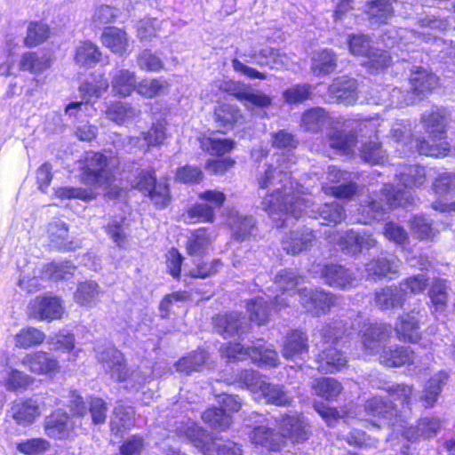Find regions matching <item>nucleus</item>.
I'll use <instances>...</instances> for the list:
<instances>
[{
    "instance_id": "1",
    "label": "nucleus",
    "mask_w": 455,
    "mask_h": 455,
    "mask_svg": "<svg viewBox=\"0 0 455 455\" xmlns=\"http://www.w3.org/2000/svg\"><path fill=\"white\" fill-rule=\"evenodd\" d=\"M295 164L291 155H279L276 164H269L265 172L258 178L261 188H271L261 202L262 209L282 228L291 220L298 219L307 208L309 202L301 196L297 185L291 180L290 171Z\"/></svg>"
},
{
    "instance_id": "2",
    "label": "nucleus",
    "mask_w": 455,
    "mask_h": 455,
    "mask_svg": "<svg viewBox=\"0 0 455 455\" xmlns=\"http://www.w3.org/2000/svg\"><path fill=\"white\" fill-rule=\"evenodd\" d=\"M346 331L341 322H332L324 325L320 330V337L323 339V347L319 353L316 363L317 370L325 373H333L342 370L347 365V359L344 355L331 345L345 335Z\"/></svg>"
},
{
    "instance_id": "3",
    "label": "nucleus",
    "mask_w": 455,
    "mask_h": 455,
    "mask_svg": "<svg viewBox=\"0 0 455 455\" xmlns=\"http://www.w3.org/2000/svg\"><path fill=\"white\" fill-rule=\"evenodd\" d=\"M98 361L104 371L118 382H126V387L139 389L146 381L140 371H130L125 364L124 355L117 349L108 347L97 352Z\"/></svg>"
},
{
    "instance_id": "4",
    "label": "nucleus",
    "mask_w": 455,
    "mask_h": 455,
    "mask_svg": "<svg viewBox=\"0 0 455 455\" xmlns=\"http://www.w3.org/2000/svg\"><path fill=\"white\" fill-rule=\"evenodd\" d=\"M235 54L247 62H253L259 67H268L270 69L288 68L291 64L290 58L279 49L267 47L259 50L252 43L237 48Z\"/></svg>"
},
{
    "instance_id": "5",
    "label": "nucleus",
    "mask_w": 455,
    "mask_h": 455,
    "mask_svg": "<svg viewBox=\"0 0 455 455\" xmlns=\"http://www.w3.org/2000/svg\"><path fill=\"white\" fill-rule=\"evenodd\" d=\"M224 355L229 360H243L250 357L254 363L269 367L276 366L279 362L276 351L267 347L261 339L247 348L239 343H228L224 349Z\"/></svg>"
},
{
    "instance_id": "6",
    "label": "nucleus",
    "mask_w": 455,
    "mask_h": 455,
    "mask_svg": "<svg viewBox=\"0 0 455 455\" xmlns=\"http://www.w3.org/2000/svg\"><path fill=\"white\" fill-rule=\"evenodd\" d=\"M134 187L147 195L156 208H165L171 201L168 184L163 180L156 182L153 169L141 170L134 180Z\"/></svg>"
},
{
    "instance_id": "7",
    "label": "nucleus",
    "mask_w": 455,
    "mask_h": 455,
    "mask_svg": "<svg viewBox=\"0 0 455 455\" xmlns=\"http://www.w3.org/2000/svg\"><path fill=\"white\" fill-rule=\"evenodd\" d=\"M107 157L96 152H87L82 171L83 183L97 188H107L112 181L113 175L107 169Z\"/></svg>"
},
{
    "instance_id": "8",
    "label": "nucleus",
    "mask_w": 455,
    "mask_h": 455,
    "mask_svg": "<svg viewBox=\"0 0 455 455\" xmlns=\"http://www.w3.org/2000/svg\"><path fill=\"white\" fill-rule=\"evenodd\" d=\"M348 47L353 55L368 58L370 68L376 70L382 69L389 66L391 58L389 54L371 45L370 38L364 35L348 36Z\"/></svg>"
},
{
    "instance_id": "9",
    "label": "nucleus",
    "mask_w": 455,
    "mask_h": 455,
    "mask_svg": "<svg viewBox=\"0 0 455 455\" xmlns=\"http://www.w3.org/2000/svg\"><path fill=\"white\" fill-rule=\"evenodd\" d=\"M44 428L46 435L55 440H71L76 435L74 420L62 411H57L46 417Z\"/></svg>"
},
{
    "instance_id": "10",
    "label": "nucleus",
    "mask_w": 455,
    "mask_h": 455,
    "mask_svg": "<svg viewBox=\"0 0 455 455\" xmlns=\"http://www.w3.org/2000/svg\"><path fill=\"white\" fill-rule=\"evenodd\" d=\"M299 300L306 311L320 315L326 314L335 305V297L323 290H298Z\"/></svg>"
},
{
    "instance_id": "11",
    "label": "nucleus",
    "mask_w": 455,
    "mask_h": 455,
    "mask_svg": "<svg viewBox=\"0 0 455 455\" xmlns=\"http://www.w3.org/2000/svg\"><path fill=\"white\" fill-rule=\"evenodd\" d=\"M63 312L60 298L45 294L37 296L28 306V314L37 320H55L60 318Z\"/></svg>"
},
{
    "instance_id": "12",
    "label": "nucleus",
    "mask_w": 455,
    "mask_h": 455,
    "mask_svg": "<svg viewBox=\"0 0 455 455\" xmlns=\"http://www.w3.org/2000/svg\"><path fill=\"white\" fill-rule=\"evenodd\" d=\"M391 333L390 326L386 323L370 324L361 336L363 351L369 355L381 353L386 348V345L391 338Z\"/></svg>"
},
{
    "instance_id": "13",
    "label": "nucleus",
    "mask_w": 455,
    "mask_h": 455,
    "mask_svg": "<svg viewBox=\"0 0 455 455\" xmlns=\"http://www.w3.org/2000/svg\"><path fill=\"white\" fill-rule=\"evenodd\" d=\"M281 437L292 443L306 442L311 435V427L302 415H285L280 421Z\"/></svg>"
},
{
    "instance_id": "14",
    "label": "nucleus",
    "mask_w": 455,
    "mask_h": 455,
    "mask_svg": "<svg viewBox=\"0 0 455 455\" xmlns=\"http://www.w3.org/2000/svg\"><path fill=\"white\" fill-rule=\"evenodd\" d=\"M315 243L314 231L307 227L289 231L282 239L283 249L291 255L309 251Z\"/></svg>"
},
{
    "instance_id": "15",
    "label": "nucleus",
    "mask_w": 455,
    "mask_h": 455,
    "mask_svg": "<svg viewBox=\"0 0 455 455\" xmlns=\"http://www.w3.org/2000/svg\"><path fill=\"white\" fill-rule=\"evenodd\" d=\"M328 93L335 102L349 106L358 100V84L348 76H339L329 86Z\"/></svg>"
},
{
    "instance_id": "16",
    "label": "nucleus",
    "mask_w": 455,
    "mask_h": 455,
    "mask_svg": "<svg viewBox=\"0 0 455 455\" xmlns=\"http://www.w3.org/2000/svg\"><path fill=\"white\" fill-rule=\"evenodd\" d=\"M21 364L35 374L50 375L60 370L59 361L44 351L27 354L21 359Z\"/></svg>"
},
{
    "instance_id": "17",
    "label": "nucleus",
    "mask_w": 455,
    "mask_h": 455,
    "mask_svg": "<svg viewBox=\"0 0 455 455\" xmlns=\"http://www.w3.org/2000/svg\"><path fill=\"white\" fill-rule=\"evenodd\" d=\"M216 331L223 337H232L248 331L250 323L239 313L218 315L213 318Z\"/></svg>"
},
{
    "instance_id": "18",
    "label": "nucleus",
    "mask_w": 455,
    "mask_h": 455,
    "mask_svg": "<svg viewBox=\"0 0 455 455\" xmlns=\"http://www.w3.org/2000/svg\"><path fill=\"white\" fill-rule=\"evenodd\" d=\"M321 277L324 283L334 288L349 289L355 281L354 273L339 264H327L321 270Z\"/></svg>"
},
{
    "instance_id": "19",
    "label": "nucleus",
    "mask_w": 455,
    "mask_h": 455,
    "mask_svg": "<svg viewBox=\"0 0 455 455\" xmlns=\"http://www.w3.org/2000/svg\"><path fill=\"white\" fill-rule=\"evenodd\" d=\"M10 416L21 426L33 424L41 415L39 403L34 399L15 401L10 411Z\"/></svg>"
},
{
    "instance_id": "20",
    "label": "nucleus",
    "mask_w": 455,
    "mask_h": 455,
    "mask_svg": "<svg viewBox=\"0 0 455 455\" xmlns=\"http://www.w3.org/2000/svg\"><path fill=\"white\" fill-rule=\"evenodd\" d=\"M233 95L248 109L256 108H267L272 103V99L263 92L252 89L249 85L238 84L234 86Z\"/></svg>"
},
{
    "instance_id": "21",
    "label": "nucleus",
    "mask_w": 455,
    "mask_h": 455,
    "mask_svg": "<svg viewBox=\"0 0 455 455\" xmlns=\"http://www.w3.org/2000/svg\"><path fill=\"white\" fill-rule=\"evenodd\" d=\"M308 352V339L306 333L292 330L287 333L282 355L284 358L294 360L302 359Z\"/></svg>"
},
{
    "instance_id": "22",
    "label": "nucleus",
    "mask_w": 455,
    "mask_h": 455,
    "mask_svg": "<svg viewBox=\"0 0 455 455\" xmlns=\"http://www.w3.org/2000/svg\"><path fill=\"white\" fill-rule=\"evenodd\" d=\"M415 312L402 315L397 318L395 331L398 339L417 342L420 339L419 320Z\"/></svg>"
},
{
    "instance_id": "23",
    "label": "nucleus",
    "mask_w": 455,
    "mask_h": 455,
    "mask_svg": "<svg viewBox=\"0 0 455 455\" xmlns=\"http://www.w3.org/2000/svg\"><path fill=\"white\" fill-rule=\"evenodd\" d=\"M420 120L426 132L432 135L434 139L438 138L440 140L445 139L448 120L444 109L434 107L429 111L422 114Z\"/></svg>"
},
{
    "instance_id": "24",
    "label": "nucleus",
    "mask_w": 455,
    "mask_h": 455,
    "mask_svg": "<svg viewBox=\"0 0 455 455\" xmlns=\"http://www.w3.org/2000/svg\"><path fill=\"white\" fill-rule=\"evenodd\" d=\"M399 260L395 257L379 256L365 265L368 279L376 280L398 272Z\"/></svg>"
},
{
    "instance_id": "25",
    "label": "nucleus",
    "mask_w": 455,
    "mask_h": 455,
    "mask_svg": "<svg viewBox=\"0 0 455 455\" xmlns=\"http://www.w3.org/2000/svg\"><path fill=\"white\" fill-rule=\"evenodd\" d=\"M301 282H303V278L297 275L296 273L291 270L283 269L278 272L275 277V284L281 291V294L275 297L276 307L287 305V298H282V296L285 293L288 295L295 294V290L300 285Z\"/></svg>"
},
{
    "instance_id": "26",
    "label": "nucleus",
    "mask_w": 455,
    "mask_h": 455,
    "mask_svg": "<svg viewBox=\"0 0 455 455\" xmlns=\"http://www.w3.org/2000/svg\"><path fill=\"white\" fill-rule=\"evenodd\" d=\"M214 241L213 233L207 228H201L191 232L186 243L188 254L201 256L206 253Z\"/></svg>"
},
{
    "instance_id": "27",
    "label": "nucleus",
    "mask_w": 455,
    "mask_h": 455,
    "mask_svg": "<svg viewBox=\"0 0 455 455\" xmlns=\"http://www.w3.org/2000/svg\"><path fill=\"white\" fill-rule=\"evenodd\" d=\"M379 363L387 367H400L413 363L414 354L410 347L395 346L386 347L379 355Z\"/></svg>"
},
{
    "instance_id": "28",
    "label": "nucleus",
    "mask_w": 455,
    "mask_h": 455,
    "mask_svg": "<svg viewBox=\"0 0 455 455\" xmlns=\"http://www.w3.org/2000/svg\"><path fill=\"white\" fill-rule=\"evenodd\" d=\"M47 234L50 243L55 248L73 251L79 246L78 241L69 240L68 228L63 221L55 220L49 223Z\"/></svg>"
},
{
    "instance_id": "29",
    "label": "nucleus",
    "mask_w": 455,
    "mask_h": 455,
    "mask_svg": "<svg viewBox=\"0 0 455 455\" xmlns=\"http://www.w3.org/2000/svg\"><path fill=\"white\" fill-rule=\"evenodd\" d=\"M250 439L253 444L262 446L268 451H279L284 444L280 434L266 426L254 427L250 433Z\"/></svg>"
},
{
    "instance_id": "30",
    "label": "nucleus",
    "mask_w": 455,
    "mask_h": 455,
    "mask_svg": "<svg viewBox=\"0 0 455 455\" xmlns=\"http://www.w3.org/2000/svg\"><path fill=\"white\" fill-rule=\"evenodd\" d=\"M315 219L321 220L323 225H338L346 219L344 207L339 203L333 201L325 203L316 209L311 210Z\"/></svg>"
},
{
    "instance_id": "31",
    "label": "nucleus",
    "mask_w": 455,
    "mask_h": 455,
    "mask_svg": "<svg viewBox=\"0 0 455 455\" xmlns=\"http://www.w3.org/2000/svg\"><path fill=\"white\" fill-rule=\"evenodd\" d=\"M411 93L423 97L437 84V77L427 69L417 68L410 78Z\"/></svg>"
},
{
    "instance_id": "32",
    "label": "nucleus",
    "mask_w": 455,
    "mask_h": 455,
    "mask_svg": "<svg viewBox=\"0 0 455 455\" xmlns=\"http://www.w3.org/2000/svg\"><path fill=\"white\" fill-rule=\"evenodd\" d=\"M448 281L443 278H435L428 291L431 307L435 312L443 313L448 307L449 299Z\"/></svg>"
},
{
    "instance_id": "33",
    "label": "nucleus",
    "mask_w": 455,
    "mask_h": 455,
    "mask_svg": "<svg viewBox=\"0 0 455 455\" xmlns=\"http://www.w3.org/2000/svg\"><path fill=\"white\" fill-rule=\"evenodd\" d=\"M101 43L116 54H124L128 47V37L125 31L116 27H110L101 35Z\"/></svg>"
},
{
    "instance_id": "34",
    "label": "nucleus",
    "mask_w": 455,
    "mask_h": 455,
    "mask_svg": "<svg viewBox=\"0 0 455 455\" xmlns=\"http://www.w3.org/2000/svg\"><path fill=\"white\" fill-rule=\"evenodd\" d=\"M228 221L232 231V236L240 241L247 239L255 227L252 217L241 215L237 212H231Z\"/></svg>"
},
{
    "instance_id": "35",
    "label": "nucleus",
    "mask_w": 455,
    "mask_h": 455,
    "mask_svg": "<svg viewBox=\"0 0 455 455\" xmlns=\"http://www.w3.org/2000/svg\"><path fill=\"white\" fill-rule=\"evenodd\" d=\"M140 111L130 103L116 101L111 103L106 109V117L117 124H122L131 121L140 115Z\"/></svg>"
},
{
    "instance_id": "36",
    "label": "nucleus",
    "mask_w": 455,
    "mask_h": 455,
    "mask_svg": "<svg viewBox=\"0 0 455 455\" xmlns=\"http://www.w3.org/2000/svg\"><path fill=\"white\" fill-rule=\"evenodd\" d=\"M375 301L380 308L389 309L402 307L405 299L398 286H387L376 292Z\"/></svg>"
},
{
    "instance_id": "37",
    "label": "nucleus",
    "mask_w": 455,
    "mask_h": 455,
    "mask_svg": "<svg viewBox=\"0 0 455 455\" xmlns=\"http://www.w3.org/2000/svg\"><path fill=\"white\" fill-rule=\"evenodd\" d=\"M365 410L373 415H379L389 420V424L395 426L401 420L402 415L392 405L387 404L380 397H373L365 403Z\"/></svg>"
},
{
    "instance_id": "38",
    "label": "nucleus",
    "mask_w": 455,
    "mask_h": 455,
    "mask_svg": "<svg viewBox=\"0 0 455 455\" xmlns=\"http://www.w3.org/2000/svg\"><path fill=\"white\" fill-rule=\"evenodd\" d=\"M431 142L429 140H411L410 144L415 147L416 150L420 155L440 157L444 156L450 151V146L445 139L440 140L438 138L434 139L432 135H429Z\"/></svg>"
},
{
    "instance_id": "39",
    "label": "nucleus",
    "mask_w": 455,
    "mask_h": 455,
    "mask_svg": "<svg viewBox=\"0 0 455 455\" xmlns=\"http://www.w3.org/2000/svg\"><path fill=\"white\" fill-rule=\"evenodd\" d=\"M337 68V57L335 53L324 49L315 54L312 59L311 70L317 76L332 73Z\"/></svg>"
},
{
    "instance_id": "40",
    "label": "nucleus",
    "mask_w": 455,
    "mask_h": 455,
    "mask_svg": "<svg viewBox=\"0 0 455 455\" xmlns=\"http://www.w3.org/2000/svg\"><path fill=\"white\" fill-rule=\"evenodd\" d=\"M447 379V373L440 371L429 379L421 395L424 407L430 408L434 406L438 395L442 392L443 387L446 384Z\"/></svg>"
},
{
    "instance_id": "41",
    "label": "nucleus",
    "mask_w": 455,
    "mask_h": 455,
    "mask_svg": "<svg viewBox=\"0 0 455 455\" xmlns=\"http://www.w3.org/2000/svg\"><path fill=\"white\" fill-rule=\"evenodd\" d=\"M167 138L166 128L163 123L153 124L151 128L142 133V137H137L131 139V143L138 145L140 148L147 146L148 148L150 147H158L162 145Z\"/></svg>"
},
{
    "instance_id": "42",
    "label": "nucleus",
    "mask_w": 455,
    "mask_h": 455,
    "mask_svg": "<svg viewBox=\"0 0 455 455\" xmlns=\"http://www.w3.org/2000/svg\"><path fill=\"white\" fill-rule=\"evenodd\" d=\"M111 85L117 94L126 97L136 91V76L128 69H119L112 76Z\"/></svg>"
},
{
    "instance_id": "43",
    "label": "nucleus",
    "mask_w": 455,
    "mask_h": 455,
    "mask_svg": "<svg viewBox=\"0 0 455 455\" xmlns=\"http://www.w3.org/2000/svg\"><path fill=\"white\" fill-rule=\"evenodd\" d=\"M442 427V421L437 418H423L415 427H410L403 432V435L408 439L418 438L422 436L424 438H430L437 434Z\"/></svg>"
},
{
    "instance_id": "44",
    "label": "nucleus",
    "mask_w": 455,
    "mask_h": 455,
    "mask_svg": "<svg viewBox=\"0 0 455 455\" xmlns=\"http://www.w3.org/2000/svg\"><path fill=\"white\" fill-rule=\"evenodd\" d=\"M365 13L372 24L387 23L393 15V8L388 0H373L365 6Z\"/></svg>"
},
{
    "instance_id": "45",
    "label": "nucleus",
    "mask_w": 455,
    "mask_h": 455,
    "mask_svg": "<svg viewBox=\"0 0 455 455\" xmlns=\"http://www.w3.org/2000/svg\"><path fill=\"white\" fill-rule=\"evenodd\" d=\"M100 293L99 284L94 281H85L77 285L74 293L75 301L83 307H92Z\"/></svg>"
},
{
    "instance_id": "46",
    "label": "nucleus",
    "mask_w": 455,
    "mask_h": 455,
    "mask_svg": "<svg viewBox=\"0 0 455 455\" xmlns=\"http://www.w3.org/2000/svg\"><path fill=\"white\" fill-rule=\"evenodd\" d=\"M179 432L182 434L195 447L199 449L204 455H210V448H208V435L205 431L194 422L188 423L182 428L179 429Z\"/></svg>"
},
{
    "instance_id": "47",
    "label": "nucleus",
    "mask_w": 455,
    "mask_h": 455,
    "mask_svg": "<svg viewBox=\"0 0 455 455\" xmlns=\"http://www.w3.org/2000/svg\"><path fill=\"white\" fill-rule=\"evenodd\" d=\"M260 395L269 403L277 406L290 405L292 402L291 397L283 389V386L265 382L260 386Z\"/></svg>"
},
{
    "instance_id": "48",
    "label": "nucleus",
    "mask_w": 455,
    "mask_h": 455,
    "mask_svg": "<svg viewBox=\"0 0 455 455\" xmlns=\"http://www.w3.org/2000/svg\"><path fill=\"white\" fill-rule=\"evenodd\" d=\"M45 334L35 327H27L21 329L14 336L15 347L28 349L29 347L39 346L45 340Z\"/></svg>"
},
{
    "instance_id": "49",
    "label": "nucleus",
    "mask_w": 455,
    "mask_h": 455,
    "mask_svg": "<svg viewBox=\"0 0 455 455\" xmlns=\"http://www.w3.org/2000/svg\"><path fill=\"white\" fill-rule=\"evenodd\" d=\"M328 142L331 148L343 154H349L355 146L356 135L353 132L335 130L329 133Z\"/></svg>"
},
{
    "instance_id": "50",
    "label": "nucleus",
    "mask_w": 455,
    "mask_h": 455,
    "mask_svg": "<svg viewBox=\"0 0 455 455\" xmlns=\"http://www.w3.org/2000/svg\"><path fill=\"white\" fill-rule=\"evenodd\" d=\"M135 411L132 407L118 405L115 408V417L111 421V430L116 435L130 428L134 423Z\"/></svg>"
},
{
    "instance_id": "51",
    "label": "nucleus",
    "mask_w": 455,
    "mask_h": 455,
    "mask_svg": "<svg viewBox=\"0 0 455 455\" xmlns=\"http://www.w3.org/2000/svg\"><path fill=\"white\" fill-rule=\"evenodd\" d=\"M381 193L385 196L386 204L389 208L407 206L414 201L413 196L408 191L396 189L393 185L386 184Z\"/></svg>"
},
{
    "instance_id": "52",
    "label": "nucleus",
    "mask_w": 455,
    "mask_h": 455,
    "mask_svg": "<svg viewBox=\"0 0 455 455\" xmlns=\"http://www.w3.org/2000/svg\"><path fill=\"white\" fill-rule=\"evenodd\" d=\"M315 394L326 400L336 399L343 390L340 382L333 378H322L315 381L312 386Z\"/></svg>"
},
{
    "instance_id": "53",
    "label": "nucleus",
    "mask_w": 455,
    "mask_h": 455,
    "mask_svg": "<svg viewBox=\"0 0 455 455\" xmlns=\"http://www.w3.org/2000/svg\"><path fill=\"white\" fill-rule=\"evenodd\" d=\"M99 48L91 42L82 43L76 51V62L83 67H92L100 60Z\"/></svg>"
},
{
    "instance_id": "54",
    "label": "nucleus",
    "mask_w": 455,
    "mask_h": 455,
    "mask_svg": "<svg viewBox=\"0 0 455 455\" xmlns=\"http://www.w3.org/2000/svg\"><path fill=\"white\" fill-rule=\"evenodd\" d=\"M398 176L399 180L408 188L420 187L427 178L425 168L419 165L403 167Z\"/></svg>"
},
{
    "instance_id": "55",
    "label": "nucleus",
    "mask_w": 455,
    "mask_h": 455,
    "mask_svg": "<svg viewBox=\"0 0 455 455\" xmlns=\"http://www.w3.org/2000/svg\"><path fill=\"white\" fill-rule=\"evenodd\" d=\"M169 83L162 78L157 79H143L136 87V92L148 99L156 97L169 89Z\"/></svg>"
},
{
    "instance_id": "56",
    "label": "nucleus",
    "mask_w": 455,
    "mask_h": 455,
    "mask_svg": "<svg viewBox=\"0 0 455 455\" xmlns=\"http://www.w3.org/2000/svg\"><path fill=\"white\" fill-rule=\"evenodd\" d=\"M207 354L204 350L194 351L188 356L181 358L176 363V370L180 372L190 374L193 371H198L206 362Z\"/></svg>"
},
{
    "instance_id": "57",
    "label": "nucleus",
    "mask_w": 455,
    "mask_h": 455,
    "mask_svg": "<svg viewBox=\"0 0 455 455\" xmlns=\"http://www.w3.org/2000/svg\"><path fill=\"white\" fill-rule=\"evenodd\" d=\"M203 420L211 427L217 430H226L232 423L231 416L220 408H211L202 415Z\"/></svg>"
},
{
    "instance_id": "58",
    "label": "nucleus",
    "mask_w": 455,
    "mask_h": 455,
    "mask_svg": "<svg viewBox=\"0 0 455 455\" xmlns=\"http://www.w3.org/2000/svg\"><path fill=\"white\" fill-rule=\"evenodd\" d=\"M360 157L371 164H382L387 159V152L378 141L364 142L360 148Z\"/></svg>"
},
{
    "instance_id": "59",
    "label": "nucleus",
    "mask_w": 455,
    "mask_h": 455,
    "mask_svg": "<svg viewBox=\"0 0 455 455\" xmlns=\"http://www.w3.org/2000/svg\"><path fill=\"white\" fill-rule=\"evenodd\" d=\"M20 66L22 70L37 74L50 68L51 60L45 56L39 57L36 52H28L21 57Z\"/></svg>"
},
{
    "instance_id": "60",
    "label": "nucleus",
    "mask_w": 455,
    "mask_h": 455,
    "mask_svg": "<svg viewBox=\"0 0 455 455\" xmlns=\"http://www.w3.org/2000/svg\"><path fill=\"white\" fill-rule=\"evenodd\" d=\"M247 310L251 322H255L259 325L265 323L269 317L270 307L268 301L264 298H256L247 305Z\"/></svg>"
},
{
    "instance_id": "61",
    "label": "nucleus",
    "mask_w": 455,
    "mask_h": 455,
    "mask_svg": "<svg viewBox=\"0 0 455 455\" xmlns=\"http://www.w3.org/2000/svg\"><path fill=\"white\" fill-rule=\"evenodd\" d=\"M328 119L327 113L322 108H314L306 111L301 119L302 126L310 132H317Z\"/></svg>"
},
{
    "instance_id": "62",
    "label": "nucleus",
    "mask_w": 455,
    "mask_h": 455,
    "mask_svg": "<svg viewBox=\"0 0 455 455\" xmlns=\"http://www.w3.org/2000/svg\"><path fill=\"white\" fill-rule=\"evenodd\" d=\"M76 267L69 262H52L44 266L42 271V278L53 280L68 279L73 275Z\"/></svg>"
},
{
    "instance_id": "63",
    "label": "nucleus",
    "mask_w": 455,
    "mask_h": 455,
    "mask_svg": "<svg viewBox=\"0 0 455 455\" xmlns=\"http://www.w3.org/2000/svg\"><path fill=\"white\" fill-rule=\"evenodd\" d=\"M429 278L427 275L420 273L403 280L398 287L404 294V299H406L409 293L415 295L422 292L427 286Z\"/></svg>"
},
{
    "instance_id": "64",
    "label": "nucleus",
    "mask_w": 455,
    "mask_h": 455,
    "mask_svg": "<svg viewBox=\"0 0 455 455\" xmlns=\"http://www.w3.org/2000/svg\"><path fill=\"white\" fill-rule=\"evenodd\" d=\"M109 84L106 78L100 76L99 78H93L92 81H86L79 86V91L83 97L87 100L92 98H100L104 93Z\"/></svg>"
}]
</instances>
